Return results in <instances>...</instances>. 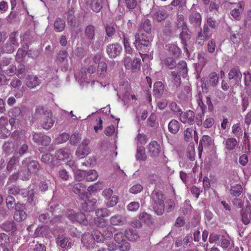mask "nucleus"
Listing matches in <instances>:
<instances>
[{
	"instance_id": "f257e3e1",
	"label": "nucleus",
	"mask_w": 251,
	"mask_h": 251,
	"mask_svg": "<svg viewBox=\"0 0 251 251\" xmlns=\"http://www.w3.org/2000/svg\"><path fill=\"white\" fill-rule=\"evenodd\" d=\"M36 113L42 115L41 126L46 130L51 128L54 123L55 120L52 118V113L51 110L44 106H39L36 109Z\"/></svg>"
},
{
	"instance_id": "f03ea898",
	"label": "nucleus",
	"mask_w": 251,
	"mask_h": 251,
	"mask_svg": "<svg viewBox=\"0 0 251 251\" xmlns=\"http://www.w3.org/2000/svg\"><path fill=\"white\" fill-rule=\"evenodd\" d=\"M153 202V208L155 212L158 215L163 213L164 210L165 197L161 191L154 190L151 195Z\"/></svg>"
},
{
	"instance_id": "7ed1b4c3",
	"label": "nucleus",
	"mask_w": 251,
	"mask_h": 251,
	"mask_svg": "<svg viewBox=\"0 0 251 251\" xmlns=\"http://www.w3.org/2000/svg\"><path fill=\"white\" fill-rule=\"evenodd\" d=\"M135 38L134 46L136 50L139 51V53L141 54V52H147L149 47L151 46L148 36L143 33H138L135 35Z\"/></svg>"
},
{
	"instance_id": "20e7f679",
	"label": "nucleus",
	"mask_w": 251,
	"mask_h": 251,
	"mask_svg": "<svg viewBox=\"0 0 251 251\" xmlns=\"http://www.w3.org/2000/svg\"><path fill=\"white\" fill-rule=\"evenodd\" d=\"M95 72V67L91 65L87 69L82 68L75 75L76 80L80 83H89L92 75Z\"/></svg>"
},
{
	"instance_id": "39448f33",
	"label": "nucleus",
	"mask_w": 251,
	"mask_h": 251,
	"mask_svg": "<svg viewBox=\"0 0 251 251\" xmlns=\"http://www.w3.org/2000/svg\"><path fill=\"white\" fill-rule=\"evenodd\" d=\"M65 215L73 223L77 222L84 226L88 224L85 215L81 212H76L74 210L69 209L66 212Z\"/></svg>"
},
{
	"instance_id": "423d86ee",
	"label": "nucleus",
	"mask_w": 251,
	"mask_h": 251,
	"mask_svg": "<svg viewBox=\"0 0 251 251\" xmlns=\"http://www.w3.org/2000/svg\"><path fill=\"white\" fill-rule=\"evenodd\" d=\"M21 164L23 168L26 169L33 174H36L40 168L39 162L36 160H33L31 157L25 158L22 161Z\"/></svg>"
},
{
	"instance_id": "0eeeda50",
	"label": "nucleus",
	"mask_w": 251,
	"mask_h": 251,
	"mask_svg": "<svg viewBox=\"0 0 251 251\" xmlns=\"http://www.w3.org/2000/svg\"><path fill=\"white\" fill-rule=\"evenodd\" d=\"M56 61L60 65L62 70L67 71L69 67L68 54L66 50H61L57 53Z\"/></svg>"
},
{
	"instance_id": "6e6552de",
	"label": "nucleus",
	"mask_w": 251,
	"mask_h": 251,
	"mask_svg": "<svg viewBox=\"0 0 251 251\" xmlns=\"http://www.w3.org/2000/svg\"><path fill=\"white\" fill-rule=\"evenodd\" d=\"M212 33L207 25H204L203 29H201L198 32L196 38V43L201 46H202L204 41L208 39L211 36Z\"/></svg>"
},
{
	"instance_id": "1a4fd4ad",
	"label": "nucleus",
	"mask_w": 251,
	"mask_h": 251,
	"mask_svg": "<svg viewBox=\"0 0 251 251\" xmlns=\"http://www.w3.org/2000/svg\"><path fill=\"white\" fill-rule=\"evenodd\" d=\"M179 116V120L184 124L191 126L195 123V114L192 110H189L185 112L182 111Z\"/></svg>"
},
{
	"instance_id": "9d476101",
	"label": "nucleus",
	"mask_w": 251,
	"mask_h": 251,
	"mask_svg": "<svg viewBox=\"0 0 251 251\" xmlns=\"http://www.w3.org/2000/svg\"><path fill=\"white\" fill-rule=\"evenodd\" d=\"M32 139L35 143L43 146H48L51 142L50 137L42 133H34L32 135Z\"/></svg>"
},
{
	"instance_id": "9b49d317",
	"label": "nucleus",
	"mask_w": 251,
	"mask_h": 251,
	"mask_svg": "<svg viewBox=\"0 0 251 251\" xmlns=\"http://www.w3.org/2000/svg\"><path fill=\"white\" fill-rule=\"evenodd\" d=\"M122 50V46L118 43L108 45L106 52L110 58H114L118 56Z\"/></svg>"
},
{
	"instance_id": "f8f14e48",
	"label": "nucleus",
	"mask_w": 251,
	"mask_h": 251,
	"mask_svg": "<svg viewBox=\"0 0 251 251\" xmlns=\"http://www.w3.org/2000/svg\"><path fill=\"white\" fill-rule=\"evenodd\" d=\"M25 209V207L24 205L17 203L14 215V218L16 221L20 222L25 219L26 217V213L24 211Z\"/></svg>"
},
{
	"instance_id": "ddd939ff",
	"label": "nucleus",
	"mask_w": 251,
	"mask_h": 251,
	"mask_svg": "<svg viewBox=\"0 0 251 251\" xmlns=\"http://www.w3.org/2000/svg\"><path fill=\"white\" fill-rule=\"evenodd\" d=\"M81 243L84 246L89 249L94 248L95 245V239L89 233H85L82 235Z\"/></svg>"
},
{
	"instance_id": "4468645a",
	"label": "nucleus",
	"mask_w": 251,
	"mask_h": 251,
	"mask_svg": "<svg viewBox=\"0 0 251 251\" xmlns=\"http://www.w3.org/2000/svg\"><path fill=\"white\" fill-rule=\"evenodd\" d=\"M242 75L237 67L231 69L228 73V78L238 85L241 81Z\"/></svg>"
},
{
	"instance_id": "2eb2a0df",
	"label": "nucleus",
	"mask_w": 251,
	"mask_h": 251,
	"mask_svg": "<svg viewBox=\"0 0 251 251\" xmlns=\"http://www.w3.org/2000/svg\"><path fill=\"white\" fill-rule=\"evenodd\" d=\"M73 192L78 195L81 200H84L87 198L86 186L82 183H78L73 186Z\"/></svg>"
},
{
	"instance_id": "dca6fc26",
	"label": "nucleus",
	"mask_w": 251,
	"mask_h": 251,
	"mask_svg": "<svg viewBox=\"0 0 251 251\" xmlns=\"http://www.w3.org/2000/svg\"><path fill=\"white\" fill-rule=\"evenodd\" d=\"M110 223L113 226H124L127 223L126 218L122 215L115 214L110 218Z\"/></svg>"
},
{
	"instance_id": "f3484780",
	"label": "nucleus",
	"mask_w": 251,
	"mask_h": 251,
	"mask_svg": "<svg viewBox=\"0 0 251 251\" xmlns=\"http://www.w3.org/2000/svg\"><path fill=\"white\" fill-rule=\"evenodd\" d=\"M55 157L58 160L65 161L72 157L71 153L67 148H62L55 152Z\"/></svg>"
},
{
	"instance_id": "a211bd4d",
	"label": "nucleus",
	"mask_w": 251,
	"mask_h": 251,
	"mask_svg": "<svg viewBox=\"0 0 251 251\" xmlns=\"http://www.w3.org/2000/svg\"><path fill=\"white\" fill-rule=\"evenodd\" d=\"M81 203L82 209L85 211H91L95 207L97 200L95 199H89L87 197Z\"/></svg>"
},
{
	"instance_id": "6ab92c4d",
	"label": "nucleus",
	"mask_w": 251,
	"mask_h": 251,
	"mask_svg": "<svg viewBox=\"0 0 251 251\" xmlns=\"http://www.w3.org/2000/svg\"><path fill=\"white\" fill-rule=\"evenodd\" d=\"M234 9L231 11L230 14L234 19L239 20L240 19V14L243 11L244 4L243 1H240L238 4H234Z\"/></svg>"
},
{
	"instance_id": "aec40b11",
	"label": "nucleus",
	"mask_w": 251,
	"mask_h": 251,
	"mask_svg": "<svg viewBox=\"0 0 251 251\" xmlns=\"http://www.w3.org/2000/svg\"><path fill=\"white\" fill-rule=\"evenodd\" d=\"M107 72V65L105 62L101 61L98 65L97 74L98 77L102 79L106 77Z\"/></svg>"
},
{
	"instance_id": "412c9836",
	"label": "nucleus",
	"mask_w": 251,
	"mask_h": 251,
	"mask_svg": "<svg viewBox=\"0 0 251 251\" xmlns=\"http://www.w3.org/2000/svg\"><path fill=\"white\" fill-rule=\"evenodd\" d=\"M20 161V156L17 154L13 155L9 158L6 167L7 171L9 172H12L16 169V167Z\"/></svg>"
},
{
	"instance_id": "4be33fe9",
	"label": "nucleus",
	"mask_w": 251,
	"mask_h": 251,
	"mask_svg": "<svg viewBox=\"0 0 251 251\" xmlns=\"http://www.w3.org/2000/svg\"><path fill=\"white\" fill-rule=\"evenodd\" d=\"M25 82L28 88L33 89L39 85L41 81L36 75H28L25 79Z\"/></svg>"
},
{
	"instance_id": "5701e85b",
	"label": "nucleus",
	"mask_w": 251,
	"mask_h": 251,
	"mask_svg": "<svg viewBox=\"0 0 251 251\" xmlns=\"http://www.w3.org/2000/svg\"><path fill=\"white\" fill-rule=\"evenodd\" d=\"M241 214L242 222L245 225L248 224L251 221V206L243 208Z\"/></svg>"
},
{
	"instance_id": "b1692460",
	"label": "nucleus",
	"mask_w": 251,
	"mask_h": 251,
	"mask_svg": "<svg viewBox=\"0 0 251 251\" xmlns=\"http://www.w3.org/2000/svg\"><path fill=\"white\" fill-rule=\"evenodd\" d=\"M50 232L48 226H41L36 229L34 235L35 237H48L50 236Z\"/></svg>"
},
{
	"instance_id": "393cba45",
	"label": "nucleus",
	"mask_w": 251,
	"mask_h": 251,
	"mask_svg": "<svg viewBox=\"0 0 251 251\" xmlns=\"http://www.w3.org/2000/svg\"><path fill=\"white\" fill-rule=\"evenodd\" d=\"M125 236L130 241H136L139 235L136 229L129 228L125 231Z\"/></svg>"
},
{
	"instance_id": "a878e982",
	"label": "nucleus",
	"mask_w": 251,
	"mask_h": 251,
	"mask_svg": "<svg viewBox=\"0 0 251 251\" xmlns=\"http://www.w3.org/2000/svg\"><path fill=\"white\" fill-rule=\"evenodd\" d=\"M57 245L62 248L68 249L71 247L72 243L69 242V239L64 235H61L56 239Z\"/></svg>"
},
{
	"instance_id": "bb28decb",
	"label": "nucleus",
	"mask_w": 251,
	"mask_h": 251,
	"mask_svg": "<svg viewBox=\"0 0 251 251\" xmlns=\"http://www.w3.org/2000/svg\"><path fill=\"white\" fill-rule=\"evenodd\" d=\"M148 150L151 156H155L160 151V146L157 142H151L148 146Z\"/></svg>"
},
{
	"instance_id": "cd10ccee",
	"label": "nucleus",
	"mask_w": 251,
	"mask_h": 251,
	"mask_svg": "<svg viewBox=\"0 0 251 251\" xmlns=\"http://www.w3.org/2000/svg\"><path fill=\"white\" fill-rule=\"evenodd\" d=\"M165 87L161 81L156 82L153 85V93L156 97L160 98L163 94Z\"/></svg>"
},
{
	"instance_id": "c85d7f7f",
	"label": "nucleus",
	"mask_w": 251,
	"mask_h": 251,
	"mask_svg": "<svg viewBox=\"0 0 251 251\" xmlns=\"http://www.w3.org/2000/svg\"><path fill=\"white\" fill-rule=\"evenodd\" d=\"M225 148L228 151H232L238 146V142L233 137L228 138L224 142Z\"/></svg>"
},
{
	"instance_id": "c756f323",
	"label": "nucleus",
	"mask_w": 251,
	"mask_h": 251,
	"mask_svg": "<svg viewBox=\"0 0 251 251\" xmlns=\"http://www.w3.org/2000/svg\"><path fill=\"white\" fill-rule=\"evenodd\" d=\"M190 23L195 26L201 25V17L198 12H195L190 15L189 17Z\"/></svg>"
},
{
	"instance_id": "7c9ffc66",
	"label": "nucleus",
	"mask_w": 251,
	"mask_h": 251,
	"mask_svg": "<svg viewBox=\"0 0 251 251\" xmlns=\"http://www.w3.org/2000/svg\"><path fill=\"white\" fill-rule=\"evenodd\" d=\"M18 172L19 174V178L22 180H28L31 177L32 173L26 169L23 168L22 164L20 166V169Z\"/></svg>"
},
{
	"instance_id": "2f4dec72",
	"label": "nucleus",
	"mask_w": 251,
	"mask_h": 251,
	"mask_svg": "<svg viewBox=\"0 0 251 251\" xmlns=\"http://www.w3.org/2000/svg\"><path fill=\"white\" fill-rule=\"evenodd\" d=\"M168 130L173 134H176L179 130L180 126L178 122L175 119L172 120L168 124Z\"/></svg>"
},
{
	"instance_id": "473e14b6",
	"label": "nucleus",
	"mask_w": 251,
	"mask_h": 251,
	"mask_svg": "<svg viewBox=\"0 0 251 251\" xmlns=\"http://www.w3.org/2000/svg\"><path fill=\"white\" fill-rule=\"evenodd\" d=\"M167 50L171 55L174 57H177L180 54V50L179 48L175 44H168L166 46Z\"/></svg>"
},
{
	"instance_id": "72a5a7b5",
	"label": "nucleus",
	"mask_w": 251,
	"mask_h": 251,
	"mask_svg": "<svg viewBox=\"0 0 251 251\" xmlns=\"http://www.w3.org/2000/svg\"><path fill=\"white\" fill-rule=\"evenodd\" d=\"M107 2V0H93L91 8L95 12H99L102 8V4Z\"/></svg>"
},
{
	"instance_id": "f704fd0d",
	"label": "nucleus",
	"mask_w": 251,
	"mask_h": 251,
	"mask_svg": "<svg viewBox=\"0 0 251 251\" xmlns=\"http://www.w3.org/2000/svg\"><path fill=\"white\" fill-rule=\"evenodd\" d=\"M90 152V149L87 146H80L75 152L76 155L79 158H82Z\"/></svg>"
},
{
	"instance_id": "c9c22d12",
	"label": "nucleus",
	"mask_w": 251,
	"mask_h": 251,
	"mask_svg": "<svg viewBox=\"0 0 251 251\" xmlns=\"http://www.w3.org/2000/svg\"><path fill=\"white\" fill-rule=\"evenodd\" d=\"M65 26V21L60 18H57L54 23V29L56 32L62 31Z\"/></svg>"
},
{
	"instance_id": "e433bc0d",
	"label": "nucleus",
	"mask_w": 251,
	"mask_h": 251,
	"mask_svg": "<svg viewBox=\"0 0 251 251\" xmlns=\"http://www.w3.org/2000/svg\"><path fill=\"white\" fill-rule=\"evenodd\" d=\"M1 227L2 230L7 232H14L16 230V226L14 222L7 221L1 225Z\"/></svg>"
},
{
	"instance_id": "4c0bfd02",
	"label": "nucleus",
	"mask_w": 251,
	"mask_h": 251,
	"mask_svg": "<svg viewBox=\"0 0 251 251\" xmlns=\"http://www.w3.org/2000/svg\"><path fill=\"white\" fill-rule=\"evenodd\" d=\"M84 33L86 38L89 40L93 39L95 34L94 26L92 25L87 26L85 28Z\"/></svg>"
},
{
	"instance_id": "58836bf2",
	"label": "nucleus",
	"mask_w": 251,
	"mask_h": 251,
	"mask_svg": "<svg viewBox=\"0 0 251 251\" xmlns=\"http://www.w3.org/2000/svg\"><path fill=\"white\" fill-rule=\"evenodd\" d=\"M15 149L14 143L12 141L5 142L3 145V150L7 154H10L13 152Z\"/></svg>"
},
{
	"instance_id": "ea45409f",
	"label": "nucleus",
	"mask_w": 251,
	"mask_h": 251,
	"mask_svg": "<svg viewBox=\"0 0 251 251\" xmlns=\"http://www.w3.org/2000/svg\"><path fill=\"white\" fill-rule=\"evenodd\" d=\"M206 81L208 85L212 86H216L219 81L217 74L215 72L211 73L209 75L208 80H207Z\"/></svg>"
},
{
	"instance_id": "a19ab883",
	"label": "nucleus",
	"mask_w": 251,
	"mask_h": 251,
	"mask_svg": "<svg viewBox=\"0 0 251 251\" xmlns=\"http://www.w3.org/2000/svg\"><path fill=\"white\" fill-rule=\"evenodd\" d=\"M167 16V14L164 11L158 10L153 14L152 17L154 20L157 22H160L165 19Z\"/></svg>"
},
{
	"instance_id": "79ce46f5",
	"label": "nucleus",
	"mask_w": 251,
	"mask_h": 251,
	"mask_svg": "<svg viewBox=\"0 0 251 251\" xmlns=\"http://www.w3.org/2000/svg\"><path fill=\"white\" fill-rule=\"evenodd\" d=\"M171 79L172 81L174 83V86L176 88H177L179 86L181 80L179 75L178 74L177 72L176 71L171 72Z\"/></svg>"
},
{
	"instance_id": "37998d69",
	"label": "nucleus",
	"mask_w": 251,
	"mask_h": 251,
	"mask_svg": "<svg viewBox=\"0 0 251 251\" xmlns=\"http://www.w3.org/2000/svg\"><path fill=\"white\" fill-rule=\"evenodd\" d=\"M187 156L191 161L195 160V151L193 143H190L187 147Z\"/></svg>"
},
{
	"instance_id": "c03bdc74",
	"label": "nucleus",
	"mask_w": 251,
	"mask_h": 251,
	"mask_svg": "<svg viewBox=\"0 0 251 251\" xmlns=\"http://www.w3.org/2000/svg\"><path fill=\"white\" fill-rule=\"evenodd\" d=\"M242 192V186L238 184H232L230 188V193L236 197L239 196Z\"/></svg>"
},
{
	"instance_id": "a18cd8bd",
	"label": "nucleus",
	"mask_w": 251,
	"mask_h": 251,
	"mask_svg": "<svg viewBox=\"0 0 251 251\" xmlns=\"http://www.w3.org/2000/svg\"><path fill=\"white\" fill-rule=\"evenodd\" d=\"M139 218L141 222L147 225H150L152 223V219L151 216L146 212L141 213L139 215Z\"/></svg>"
},
{
	"instance_id": "49530a36",
	"label": "nucleus",
	"mask_w": 251,
	"mask_h": 251,
	"mask_svg": "<svg viewBox=\"0 0 251 251\" xmlns=\"http://www.w3.org/2000/svg\"><path fill=\"white\" fill-rule=\"evenodd\" d=\"M85 180L87 181H92L97 179L98 174L95 170H91L86 171Z\"/></svg>"
},
{
	"instance_id": "de8ad7c7",
	"label": "nucleus",
	"mask_w": 251,
	"mask_h": 251,
	"mask_svg": "<svg viewBox=\"0 0 251 251\" xmlns=\"http://www.w3.org/2000/svg\"><path fill=\"white\" fill-rule=\"evenodd\" d=\"M197 134L196 130H194L192 128H187L184 131V139L186 141H191L194 134Z\"/></svg>"
},
{
	"instance_id": "09e8293b",
	"label": "nucleus",
	"mask_w": 251,
	"mask_h": 251,
	"mask_svg": "<svg viewBox=\"0 0 251 251\" xmlns=\"http://www.w3.org/2000/svg\"><path fill=\"white\" fill-rule=\"evenodd\" d=\"M10 244L8 236L3 233H0V246L4 248H7Z\"/></svg>"
},
{
	"instance_id": "8fccbe9b",
	"label": "nucleus",
	"mask_w": 251,
	"mask_h": 251,
	"mask_svg": "<svg viewBox=\"0 0 251 251\" xmlns=\"http://www.w3.org/2000/svg\"><path fill=\"white\" fill-rule=\"evenodd\" d=\"M131 67L130 70H131L132 72L136 73L140 70L141 68V59L139 58H135L133 60L131 65Z\"/></svg>"
},
{
	"instance_id": "3c124183",
	"label": "nucleus",
	"mask_w": 251,
	"mask_h": 251,
	"mask_svg": "<svg viewBox=\"0 0 251 251\" xmlns=\"http://www.w3.org/2000/svg\"><path fill=\"white\" fill-rule=\"evenodd\" d=\"M136 159L138 160H144L146 158L145 150L143 146H139L137 149Z\"/></svg>"
},
{
	"instance_id": "603ef678",
	"label": "nucleus",
	"mask_w": 251,
	"mask_h": 251,
	"mask_svg": "<svg viewBox=\"0 0 251 251\" xmlns=\"http://www.w3.org/2000/svg\"><path fill=\"white\" fill-rule=\"evenodd\" d=\"M116 25L113 23H110L106 25L105 30L106 35L109 37H112L116 32Z\"/></svg>"
},
{
	"instance_id": "864d4df0",
	"label": "nucleus",
	"mask_w": 251,
	"mask_h": 251,
	"mask_svg": "<svg viewBox=\"0 0 251 251\" xmlns=\"http://www.w3.org/2000/svg\"><path fill=\"white\" fill-rule=\"evenodd\" d=\"M162 62L170 69H173L176 66V62L173 57H167L162 60Z\"/></svg>"
},
{
	"instance_id": "5fc2aeb1",
	"label": "nucleus",
	"mask_w": 251,
	"mask_h": 251,
	"mask_svg": "<svg viewBox=\"0 0 251 251\" xmlns=\"http://www.w3.org/2000/svg\"><path fill=\"white\" fill-rule=\"evenodd\" d=\"M213 143L211 138L208 135H203L202 139L200 140V145L203 147H205L208 146L212 145Z\"/></svg>"
},
{
	"instance_id": "6e6d98bb",
	"label": "nucleus",
	"mask_w": 251,
	"mask_h": 251,
	"mask_svg": "<svg viewBox=\"0 0 251 251\" xmlns=\"http://www.w3.org/2000/svg\"><path fill=\"white\" fill-rule=\"evenodd\" d=\"M86 171L77 170L75 173V179L78 181L85 180Z\"/></svg>"
},
{
	"instance_id": "4d7b16f0",
	"label": "nucleus",
	"mask_w": 251,
	"mask_h": 251,
	"mask_svg": "<svg viewBox=\"0 0 251 251\" xmlns=\"http://www.w3.org/2000/svg\"><path fill=\"white\" fill-rule=\"evenodd\" d=\"M103 187V184L102 182L98 181L93 185L89 186L88 188V191L90 193L97 191L101 190Z\"/></svg>"
},
{
	"instance_id": "13d9d810",
	"label": "nucleus",
	"mask_w": 251,
	"mask_h": 251,
	"mask_svg": "<svg viewBox=\"0 0 251 251\" xmlns=\"http://www.w3.org/2000/svg\"><path fill=\"white\" fill-rule=\"evenodd\" d=\"M95 213L97 217L99 218L107 217L110 214V212L106 208L98 209L96 211Z\"/></svg>"
},
{
	"instance_id": "bf43d9fd",
	"label": "nucleus",
	"mask_w": 251,
	"mask_h": 251,
	"mask_svg": "<svg viewBox=\"0 0 251 251\" xmlns=\"http://www.w3.org/2000/svg\"><path fill=\"white\" fill-rule=\"evenodd\" d=\"M95 239V241L97 242H103L104 240L105 237L102 233L98 230L93 231V233L91 234Z\"/></svg>"
},
{
	"instance_id": "052dcab7",
	"label": "nucleus",
	"mask_w": 251,
	"mask_h": 251,
	"mask_svg": "<svg viewBox=\"0 0 251 251\" xmlns=\"http://www.w3.org/2000/svg\"><path fill=\"white\" fill-rule=\"evenodd\" d=\"M21 110L19 107H14L8 112L9 117L13 118L19 117L21 116Z\"/></svg>"
},
{
	"instance_id": "680f3d73",
	"label": "nucleus",
	"mask_w": 251,
	"mask_h": 251,
	"mask_svg": "<svg viewBox=\"0 0 251 251\" xmlns=\"http://www.w3.org/2000/svg\"><path fill=\"white\" fill-rule=\"evenodd\" d=\"M6 205L9 209H16V204L14 198L12 196H8L6 199Z\"/></svg>"
},
{
	"instance_id": "e2e57ef3",
	"label": "nucleus",
	"mask_w": 251,
	"mask_h": 251,
	"mask_svg": "<svg viewBox=\"0 0 251 251\" xmlns=\"http://www.w3.org/2000/svg\"><path fill=\"white\" fill-rule=\"evenodd\" d=\"M232 131L238 138L241 136L243 134V131L241 127L240 126L239 124H236L232 126Z\"/></svg>"
},
{
	"instance_id": "0e129e2a",
	"label": "nucleus",
	"mask_w": 251,
	"mask_h": 251,
	"mask_svg": "<svg viewBox=\"0 0 251 251\" xmlns=\"http://www.w3.org/2000/svg\"><path fill=\"white\" fill-rule=\"evenodd\" d=\"M169 108L177 116H179L182 111L180 107L175 102H172L169 104Z\"/></svg>"
},
{
	"instance_id": "69168bd1",
	"label": "nucleus",
	"mask_w": 251,
	"mask_h": 251,
	"mask_svg": "<svg viewBox=\"0 0 251 251\" xmlns=\"http://www.w3.org/2000/svg\"><path fill=\"white\" fill-rule=\"evenodd\" d=\"M144 30L146 33H150L151 30V22L149 20H146L141 25L140 30Z\"/></svg>"
},
{
	"instance_id": "338daca9",
	"label": "nucleus",
	"mask_w": 251,
	"mask_h": 251,
	"mask_svg": "<svg viewBox=\"0 0 251 251\" xmlns=\"http://www.w3.org/2000/svg\"><path fill=\"white\" fill-rule=\"evenodd\" d=\"M28 150V146L26 144L24 143L21 145L16 151L15 154L17 155V154H19L20 156H22L27 152Z\"/></svg>"
},
{
	"instance_id": "774afa93",
	"label": "nucleus",
	"mask_w": 251,
	"mask_h": 251,
	"mask_svg": "<svg viewBox=\"0 0 251 251\" xmlns=\"http://www.w3.org/2000/svg\"><path fill=\"white\" fill-rule=\"evenodd\" d=\"M1 71L5 75L11 76L15 74L16 71V68L13 65H10L7 69L4 68H2Z\"/></svg>"
}]
</instances>
